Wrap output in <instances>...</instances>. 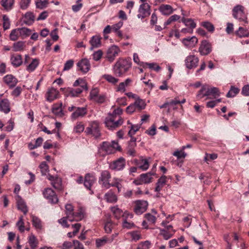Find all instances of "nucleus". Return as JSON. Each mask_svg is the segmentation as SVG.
<instances>
[{
    "instance_id": "f257e3e1",
    "label": "nucleus",
    "mask_w": 249,
    "mask_h": 249,
    "mask_svg": "<svg viewBox=\"0 0 249 249\" xmlns=\"http://www.w3.org/2000/svg\"><path fill=\"white\" fill-rule=\"evenodd\" d=\"M73 88H68L65 90V95L69 97H78L84 90H88L87 83L82 78L77 79L73 84Z\"/></svg>"
},
{
    "instance_id": "f03ea898",
    "label": "nucleus",
    "mask_w": 249,
    "mask_h": 249,
    "mask_svg": "<svg viewBox=\"0 0 249 249\" xmlns=\"http://www.w3.org/2000/svg\"><path fill=\"white\" fill-rule=\"evenodd\" d=\"M131 65L130 59L120 58L113 66V73L117 76L121 77L129 70Z\"/></svg>"
},
{
    "instance_id": "7ed1b4c3",
    "label": "nucleus",
    "mask_w": 249,
    "mask_h": 249,
    "mask_svg": "<svg viewBox=\"0 0 249 249\" xmlns=\"http://www.w3.org/2000/svg\"><path fill=\"white\" fill-rule=\"evenodd\" d=\"M220 94V92L218 88L215 87L209 88L207 86H203L198 92L196 97L199 100L205 96L207 97V99H216Z\"/></svg>"
},
{
    "instance_id": "20e7f679",
    "label": "nucleus",
    "mask_w": 249,
    "mask_h": 249,
    "mask_svg": "<svg viewBox=\"0 0 249 249\" xmlns=\"http://www.w3.org/2000/svg\"><path fill=\"white\" fill-rule=\"evenodd\" d=\"M120 148L117 141H111V143L107 141H104L99 150L100 152L104 151L106 154H110L114 153L116 150H120Z\"/></svg>"
},
{
    "instance_id": "39448f33",
    "label": "nucleus",
    "mask_w": 249,
    "mask_h": 249,
    "mask_svg": "<svg viewBox=\"0 0 249 249\" xmlns=\"http://www.w3.org/2000/svg\"><path fill=\"white\" fill-rule=\"evenodd\" d=\"M124 122L123 119L119 117L117 120L114 118L113 115H108L105 119V124L106 126L110 130L114 129L120 125H121Z\"/></svg>"
},
{
    "instance_id": "423d86ee",
    "label": "nucleus",
    "mask_w": 249,
    "mask_h": 249,
    "mask_svg": "<svg viewBox=\"0 0 249 249\" xmlns=\"http://www.w3.org/2000/svg\"><path fill=\"white\" fill-rule=\"evenodd\" d=\"M85 133L87 135H91L95 139L99 138L101 136L99 123L96 121L91 122L87 127Z\"/></svg>"
},
{
    "instance_id": "0eeeda50",
    "label": "nucleus",
    "mask_w": 249,
    "mask_h": 249,
    "mask_svg": "<svg viewBox=\"0 0 249 249\" xmlns=\"http://www.w3.org/2000/svg\"><path fill=\"white\" fill-rule=\"evenodd\" d=\"M232 15L233 17L238 19L239 21H243L247 23V18L244 12V7L238 5L234 7L232 10Z\"/></svg>"
},
{
    "instance_id": "6e6552de",
    "label": "nucleus",
    "mask_w": 249,
    "mask_h": 249,
    "mask_svg": "<svg viewBox=\"0 0 249 249\" xmlns=\"http://www.w3.org/2000/svg\"><path fill=\"white\" fill-rule=\"evenodd\" d=\"M148 205L147 201L143 200H138L134 202L133 211L137 215H141L145 212Z\"/></svg>"
},
{
    "instance_id": "1a4fd4ad",
    "label": "nucleus",
    "mask_w": 249,
    "mask_h": 249,
    "mask_svg": "<svg viewBox=\"0 0 249 249\" xmlns=\"http://www.w3.org/2000/svg\"><path fill=\"white\" fill-rule=\"evenodd\" d=\"M111 178V174L107 170L102 171L101 173V176L99 178V183L102 187L108 189L110 187L109 179Z\"/></svg>"
},
{
    "instance_id": "9d476101",
    "label": "nucleus",
    "mask_w": 249,
    "mask_h": 249,
    "mask_svg": "<svg viewBox=\"0 0 249 249\" xmlns=\"http://www.w3.org/2000/svg\"><path fill=\"white\" fill-rule=\"evenodd\" d=\"M120 48L116 45L111 46L107 52L106 58L110 62H112L120 53Z\"/></svg>"
},
{
    "instance_id": "9b49d317",
    "label": "nucleus",
    "mask_w": 249,
    "mask_h": 249,
    "mask_svg": "<svg viewBox=\"0 0 249 249\" xmlns=\"http://www.w3.org/2000/svg\"><path fill=\"white\" fill-rule=\"evenodd\" d=\"M125 166V160L124 158L121 157L117 160L111 162L109 164V167L112 170L118 171L122 170Z\"/></svg>"
},
{
    "instance_id": "f8f14e48",
    "label": "nucleus",
    "mask_w": 249,
    "mask_h": 249,
    "mask_svg": "<svg viewBox=\"0 0 249 249\" xmlns=\"http://www.w3.org/2000/svg\"><path fill=\"white\" fill-rule=\"evenodd\" d=\"M150 15V6L147 3H143L140 5L137 17L143 19Z\"/></svg>"
},
{
    "instance_id": "ddd939ff",
    "label": "nucleus",
    "mask_w": 249,
    "mask_h": 249,
    "mask_svg": "<svg viewBox=\"0 0 249 249\" xmlns=\"http://www.w3.org/2000/svg\"><path fill=\"white\" fill-rule=\"evenodd\" d=\"M212 50V47L211 43L206 40H202L198 48V52L202 55H207L209 54Z\"/></svg>"
},
{
    "instance_id": "4468645a",
    "label": "nucleus",
    "mask_w": 249,
    "mask_h": 249,
    "mask_svg": "<svg viewBox=\"0 0 249 249\" xmlns=\"http://www.w3.org/2000/svg\"><path fill=\"white\" fill-rule=\"evenodd\" d=\"M44 196L52 204L57 203L58 199L55 193L51 188H46L43 192Z\"/></svg>"
},
{
    "instance_id": "2eb2a0df",
    "label": "nucleus",
    "mask_w": 249,
    "mask_h": 249,
    "mask_svg": "<svg viewBox=\"0 0 249 249\" xmlns=\"http://www.w3.org/2000/svg\"><path fill=\"white\" fill-rule=\"evenodd\" d=\"M153 175L154 173L152 174L151 172L142 174L137 179L134 181V182L137 185H141L143 183H149L153 181V178L152 176Z\"/></svg>"
},
{
    "instance_id": "dca6fc26",
    "label": "nucleus",
    "mask_w": 249,
    "mask_h": 249,
    "mask_svg": "<svg viewBox=\"0 0 249 249\" xmlns=\"http://www.w3.org/2000/svg\"><path fill=\"white\" fill-rule=\"evenodd\" d=\"M78 70L84 73L88 72L90 69V63L87 58L81 59L77 63Z\"/></svg>"
},
{
    "instance_id": "f3484780",
    "label": "nucleus",
    "mask_w": 249,
    "mask_h": 249,
    "mask_svg": "<svg viewBox=\"0 0 249 249\" xmlns=\"http://www.w3.org/2000/svg\"><path fill=\"white\" fill-rule=\"evenodd\" d=\"M3 95L0 94V111L7 114L11 111L10 103L6 98L1 99Z\"/></svg>"
},
{
    "instance_id": "a211bd4d",
    "label": "nucleus",
    "mask_w": 249,
    "mask_h": 249,
    "mask_svg": "<svg viewBox=\"0 0 249 249\" xmlns=\"http://www.w3.org/2000/svg\"><path fill=\"white\" fill-rule=\"evenodd\" d=\"M134 163L139 169L142 171L146 170L149 166V162L148 159H143L142 157L139 159H135L134 160Z\"/></svg>"
},
{
    "instance_id": "6ab92c4d",
    "label": "nucleus",
    "mask_w": 249,
    "mask_h": 249,
    "mask_svg": "<svg viewBox=\"0 0 249 249\" xmlns=\"http://www.w3.org/2000/svg\"><path fill=\"white\" fill-rule=\"evenodd\" d=\"M63 103L58 102L54 104L52 107V111L53 113L57 117H62L64 115V113L62 108Z\"/></svg>"
},
{
    "instance_id": "aec40b11",
    "label": "nucleus",
    "mask_w": 249,
    "mask_h": 249,
    "mask_svg": "<svg viewBox=\"0 0 249 249\" xmlns=\"http://www.w3.org/2000/svg\"><path fill=\"white\" fill-rule=\"evenodd\" d=\"M111 211L113 213L115 217L117 219H120L121 217H123V219L127 215L129 216L130 218L133 217V214L132 213H128L127 212L123 213V211L118 207H114L112 208Z\"/></svg>"
},
{
    "instance_id": "412c9836",
    "label": "nucleus",
    "mask_w": 249,
    "mask_h": 249,
    "mask_svg": "<svg viewBox=\"0 0 249 249\" xmlns=\"http://www.w3.org/2000/svg\"><path fill=\"white\" fill-rule=\"evenodd\" d=\"M198 63V58L194 55L188 56L185 59V65L188 69L196 68Z\"/></svg>"
},
{
    "instance_id": "4be33fe9",
    "label": "nucleus",
    "mask_w": 249,
    "mask_h": 249,
    "mask_svg": "<svg viewBox=\"0 0 249 249\" xmlns=\"http://www.w3.org/2000/svg\"><path fill=\"white\" fill-rule=\"evenodd\" d=\"M59 91L53 88H50L46 94V100L49 102L56 99L58 98Z\"/></svg>"
},
{
    "instance_id": "5701e85b",
    "label": "nucleus",
    "mask_w": 249,
    "mask_h": 249,
    "mask_svg": "<svg viewBox=\"0 0 249 249\" xmlns=\"http://www.w3.org/2000/svg\"><path fill=\"white\" fill-rule=\"evenodd\" d=\"M182 42L187 47H194L198 42V39L195 36L184 38Z\"/></svg>"
},
{
    "instance_id": "b1692460",
    "label": "nucleus",
    "mask_w": 249,
    "mask_h": 249,
    "mask_svg": "<svg viewBox=\"0 0 249 249\" xmlns=\"http://www.w3.org/2000/svg\"><path fill=\"white\" fill-rule=\"evenodd\" d=\"M3 81L10 88L14 87L18 82V79L12 74L5 76Z\"/></svg>"
},
{
    "instance_id": "393cba45",
    "label": "nucleus",
    "mask_w": 249,
    "mask_h": 249,
    "mask_svg": "<svg viewBox=\"0 0 249 249\" xmlns=\"http://www.w3.org/2000/svg\"><path fill=\"white\" fill-rule=\"evenodd\" d=\"M95 181V177L90 174H87L85 177L84 181V186L86 188L90 190L91 186L94 184Z\"/></svg>"
},
{
    "instance_id": "a878e982",
    "label": "nucleus",
    "mask_w": 249,
    "mask_h": 249,
    "mask_svg": "<svg viewBox=\"0 0 249 249\" xmlns=\"http://www.w3.org/2000/svg\"><path fill=\"white\" fill-rule=\"evenodd\" d=\"M71 219L70 221H80L83 219L85 216V213L84 210L80 208L77 211L73 212L71 214Z\"/></svg>"
},
{
    "instance_id": "bb28decb",
    "label": "nucleus",
    "mask_w": 249,
    "mask_h": 249,
    "mask_svg": "<svg viewBox=\"0 0 249 249\" xmlns=\"http://www.w3.org/2000/svg\"><path fill=\"white\" fill-rule=\"evenodd\" d=\"M87 114V109L85 107H76V109L72 113L71 118L75 120L79 117H82Z\"/></svg>"
},
{
    "instance_id": "cd10ccee",
    "label": "nucleus",
    "mask_w": 249,
    "mask_h": 249,
    "mask_svg": "<svg viewBox=\"0 0 249 249\" xmlns=\"http://www.w3.org/2000/svg\"><path fill=\"white\" fill-rule=\"evenodd\" d=\"M10 61L12 65L15 67L20 66L23 63L22 56L20 54H11Z\"/></svg>"
},
{
    "instance_id": "c85d7f7f",
    "label": "nucleus",
    "mask_w": 249,
    "mask_h": 249,
    "mask_svg": "<svg viewBox=\"0 0 249 249\" xmlns=\"http://www.w3.org/2000/svg\"><path fill=\"white\" fill-rule=\"evenodd\" d=\"M101 37L100 36H93L89 40V43L91 45L90 50H92L94 48L99 47L101 45Z\"/></svg>"
},
{
    "instance_id": "c756f323",
    "label": "nucleus",
    "mask_w": 249,
    "mask_h": 249,
    "mask_svg": "<svg viewBox=\"0 0 249 249\" xmlns=\"http://www.w3.org/2000/svg\"><path fill=\"white\" fill-rule=\"evenodd\" d=\"M136 146V141H129L126 148V153L129 156L134 157L136 155L135 147Z\"/></svg>"
},
{
    "instance_id": "7c9ffc66",
    "label": "nucleus",
    "mask_w": 249,
    "mask_h": 249,
    "mask_svg": "<svg viewBox=\"0 0 249 249\" xmlns=\"http://www.w3.org/2000/svg\"><path fill=\"white\" fill-rule=\"evenodd\" d=\"M110 240L111 239L108 240V236H104L96 240V246L98 249L100 248L107 244H110Z\"/></svg>"
},
{
    "instance_id": "2f4dec72",
    "label": "nucleus",
    "mask_w": 249,
    "mask_h": 249,
    "mask_svg": "<svg viewBox=\"0 0 249 249\" xmlns=\"http://www.w3.org/2000/svg\"><path fill=\"white\" fill-rule=\"evenodd\" d=\"M131 82L132 80L131 79L127 78L124 82L120 83L118 85L116 91L123 92H124L125 91L126 87H128Z\"/></svg>"
},
{
    "instance_id": "473e14b6",
    "label": "nucleus",
    "mask_w": 249,
    "mask_h": 249,
    "mask_svg": "<svg viewBox=\"0 0 249 249\" xmlns=\"http://www.w3.org/2000/svg\"><path fill=\"white\" fill-rule=\"evenodd\" d=\"M160 11L164 15H169L173 12V8L168 4H162L159 8Z\"/></svg>"
},
{
    "instance_id": "72a5a7b5",
    "label": "nucleus",
    "mask_w": 249,
    "mask_h": 249,
    "mask_svg": "<svg viewBox=\"0 0 249 249\" xmlns=\"http://www.w3.org/2000/svg\"><path fill=\"white\" fill-rule=\"evenodd\" d=\"M26 47L25 43L24 41H18L15 42L13 45V51L14 52L23 51Z\"/></svg>"
},
{
    "instance_id": "f704fd0d",
    "label": "nucleus",
    "mask_w": 249,
    "mask_h": 249,
    "mask_svg": "<svg viewBox=\"0 0 249 249\" xmlns=\"http://www.w3.org/2000/svg\"><path fill=\"white\" fill-rule=\"evenodd\" d=\"M39 63L37 58L33 59L31 62L27 66L26 70L29 72H33L37 67Z\"/></svg>"
},
{
    "instance_id": "c9c22d12",
    "label": "nucleus",
    "mask_w": 249,
    "mask_h": 249,
    "mask_svg": "<svg viewBox=\"0 0 249 249\" xmlns=\"http://www.w3.org/2000/svg\"><path fill=\"white\" fill-rule=\"evenodd\" d=\"M133 104L139 111L144 109L146 106L145 101L141 99L139 96L135 100Z\"/></svg>"
},
{
    "instance_id": "e433bc0d",
    "label": "nucleus",
    "mask_w": 249,
    "mask_h": 249,
    "mask_svg": "<svg viewBox=\"0 0 249 249\" xmlns=\"http://www.w3.org/2000/svg\"><path fill=\"white\" fill-rule=\"evenodd\" d=\"M35 20V16L33 13L27 12L24 16V22L27 25H31Z\"/></svg>"
},
{
    "instance_id": "4c0bfd02",
    "label": "nucleus",
    "mask_w": 249,
    "mask_h": 249,
    "mask_svg": "<svg viewBox=\"0 0 249 249\" xmlns=\"http://www.w3.org/2000/svg\"><path fill=\"white\" fill-rule=\"evenodd\" d=\"M28 242L31 249H36L37 248L38 241L34 235L31 234L29 236Z\"/></svg>"
},
{
    "instance_id": "58836bf2",
    "label": "nucleus",
    "mask_w": 249,
    "mask_h": 249,
    "mask_svg": "<svg viewBox=\"0 0 249 249\" xmlns=\"http://www.w3.org/2000/svg\"><path fill=\"white\" fill-rule=\"evenodd\" d=\"M181 21L185 25V26L189 27L190 29L193 30V29L196 27V23L194 19L192 18H186L183 17L181 19Z\"/></svg>"
},
{
    "instance_id": "ea45409f",
    "label": "nucleus",
    "mask_w": 249,
    "mask_h": 249,
    "mask_svg": "<svg viewBox=\"0 0 249 249\" xmlns=\"http://www.w3.org/2000/svg\"><path fill=\"white\" fill-rule=\"evenodd\" d=\"M31 217L32 224L34 227H35L36 230H41L42 227L41 220L38 217L33 215L31 216Z\"/></svg>"
},
{
    "instance_id": "a19ab883",
    "label": "nucleus",
    "mask_w": 249,
    "mask_h": 249,
    "mask_svg": "<svg viewBox=\"0 0 249 249\" xmlns=\"http://www.w3.org/2000/svg\"><path fill=\"white\" fill-rule=\"evenodd\" d=\"M105 199L109 203H113L117 201L116 196L111 191H109L105 195Z\"/></svg>"
},
{
    "instance_id": "79ce46f5",
    "label": "nucleus",
    "mask_w": 249,
    "mask_h": 249,
    "mask_svg": "<svg viewBox=\"0 0 249 249\" xmlns=\"http://www.w3.org/2000/svg\"><path fill=\"white\" fill-rule=\"evenodd\" d=\"M1 4L4 8L7 10H10L13 8L15 0H1Z\"/></svg>"
},
{
    "instance_id": "37998d69",
    "label": "nucleus",
    "mask_w": 249,
    "mask_h": 249,
    "mask_svg": "<svg viewBox=\"0 0 249 249\" xmlns=\"http://www.w3.org/2000/svg\"><path fill=\"white\" fill-rule=\"evenodd\" d=\"M175 231L174 230H172V231H167L165 229H160V235H162L164 239L168 240L172 237Z\"/></svg>"
},
{
    "instance_id": "c03bdc74",
    "label": "nucleus",
    "mask_w": 249,
    "mask_h": 249,
    "mask_svg": "<svg viewBox=\"0 0 249 249\" xmlns=\"http://www.w3.org/2000/svg\"><path fill=\"white\" fill-rule=\"evenodd\" d=\"M19 32V28L12 30L9 35L10 39L12 41H16L18 40V38L20 37Z\"/></svg>"
},
{
    "instance_id": "a18cd8bd",
    "label": "nucleus",
    "mask_w": 249,
    "mask_h": 249,
    "mask_svg": "<svg viewBox=\"0 0 249 249\" xmlns=\"http://www.w3.org/2000/svg\"><path fill=\"white\" fill-rule=\"evenodd\" d=\"M128 217H129V216L127 215L123 219L122 227L124 229H130L135 227L134 223L127 220Z\"/></svg>"
},
{
    "instance_id": "49530a36",
    "label": "nucleus",
    "mask_w": 249,
    "mask_h": 249,
    "mask_svg": "<svg viewBox=\"0 0 249 249\" xmlns=\"http://www.w3.org/2000/svg\"><path fill=\"white\" fill-rule=\"evenodd\" d=\"M235 34L240 37H248L249 36V31L248 30L241 27L236 31Z\"/></svg>"
},
{
    "instance_id": "de8ad7c7",
    "label": "nucleus",
    "mask_w": 249,
    "mask_h": 249,
    "mask_svg": "<svg viewBox=\"0 0 249 249\" xmlns=\"http://www.w3.org/2000/svg\"><path fill=\"white\" fill-rule=\"evenodd\" d=\"M19 29L20 31L19 34H20V37L22 39L29 36L32 34L31 30L27 28L22 27L19 28Z\"/></svg>"
},
{
    "instance_id": "09e8293b",
    "label": "nucleus",
    "mask_w": 249,
    "mask_h": 249,
    "mask_svg": "<svg viewBox=\"0 0 249 249\" xmlns=\"http://www.w3.org/2000/svg\"><path fill=\"white\" fill-rule=\"evenodd\" d=\"M185 148L186 146H182L180 150L175 151L173 155L176 157L178 160L184 159L186 156V154L184 151Z\"/></svg>"
},
{
    "instance_id": "8fccbe9b",
    "label": "nucleus",
    "mask_w": 249,
    "mask_h": 249,
    "mask_svg": "<svg viewBox=\"0 0 249 249\" xmlns=\"http://www.w3.org/2000/svg\"><path fill=\"white\" fill-rule=\"evenodd\" d=\"M114 226V223H113L111 220L109 219H107V221L105 223L104 226L105 232L107 233H110Z\"/></svg>"
},
{
    "instance_id": "3c124183",
    "label": "nucleus",
    "mask_w": 249,
    "mask_h": 249,
    "mask_svg": "<svg viewBox=\"0 0 249 249\" xmlns=\"http://www.w3.org/2000/svg\"><path fill=\"white\" fill-rule=\"evenodd\" d=\"M17 205L18 209L20 210L24 214H26L28 212V209L25 202L22 199L20 198L18 200Z\"/></svg>"
},
{
    "instance_id": "603ef678",
    "label": "nucleus",
    "mask_w": 249,
    "mask_h": 249,
    "mask_svg": "<svg viewBox=\"0 0 249 249\" xmlns=\"http://www.w3.org/2000/svg\"><path fill=\"white\" fill-rule=\"evenodd\" d=\"M49 4L48 0H36V7L38 9H43L46 8Z\"/></svg>"
},
{
    "instance_id": "864d4df0",
    "label": "nucleus",
    "mask_w": 249,
    "mask_h": 249,
    "mask_svg": "<svg viewBox=\"0 0 249 249\" xmlns=\"http://www.w3.org/2000/svg\"><path fill=\"white\" fill-rule=\"evenodd\" d=\"M102 77L108 82L112 84H116L119 81V79L118 78H115L110 74H104Z\"/></svg>"
},
{
    "instance_id": "5fc2aeb1",
    "label": "nucleus",
    "mask_w": 249,
    "mask_h": 249,
    "mask_svg": "<svg viewBox=\"0 0 249 249\" xmlns=\"http://www.w3.org/2000/svg\"><path fill=\"white\" fill-rule=\"evenodd\" d=\"M51 183L55 189L58 190H61L62 189V181L60 178L55 177V179L53 182H52Z\"/></svg>"
},
{
    "instance_id": "6e6d98bb",
    "label": "nucleus",
    "mask_w": 249,
    "mask_h": 249,
    "mask_svg": "<svg viewBox=\"0 0 249 249\" xmlns=\"http://www.w3.org/2000/svg\"><path fill=\"white\" fill-rule=\"evenodd\" d=\"M66 214L69 220H71L72 214L73 211L72 206L70 204H67L65 205Z\"/></svg>"
},
{
    "instance_id": "4d7b16f0",
    "label": "nucleus",
    "mask_w": 249,
    "mask_h": 249,
    "mask_svg": "<svg viewBox=\"0 0 249 249\" xmlns=\"http://www.w3.org/2000/svg\"><path fill=\"white\" fill-rule=\"evenodd\" d=\"M239 92V89L233 86H231L230 90L227 93L226 96L228 98L234 97Z\"/></svg>"
},
{
    "instance_id": "13d9d810",
    "label": "nucleus",
    "mask_w": 249,
    "mask_h": 249,
    "mask_svg": "<svg viewBox=\"0 0 249 249\" xmlns=\"http://www.w3.org/2000/svg\"><path fill=\"white\" fill-rule=\"evenodd\" d=\"M31 2V0H20L19 2V7L22 10H26L29 7Z\"/></svg>"
},
{
    "instance_id": "bf43d9fd",
    "label": "nucleus",
    "mask_w": 249,
    "mask_h": 249,
    "mask_svg": "<svg viewBox=\"0 0 249 249\" xmlns=\"http://www.w3.org/2000/svg\"><path fill=\"white\" fill-rule=\"evenodd\" d=\"M151 247V244L149 241H145L140 243L137 247V249H149Z\"/></svg>"
},
{
    "instance_id": "052dcab7",
    "label": "nucleus",
    "mask_w": 249,
    "mask_h": 249,
    "mask_svg": "<svg viewBox=\"0 0 249 249\" xmlns=\"http://www.w3.org/2000/svg\"><path fill=\"white\" fill-rule=\"evenodd\" d=\"M217 158V155L215 153H206L204 157V160L206 162L208 163L209 161H211L213 160H215Z\"/></svg>"
},
{
    "instance_id": "680f3d73",
    "label": "nucleus",
    "mask_w": 249,
    "mask_h": 249,
    "mask_svg": "<svg viewBox=\"0 0 249 249\" xmlns=\"http://www.w3.org/2000/svg\"><path fill=\"white\" fill-rule=\"evenodd\" d=\"M39 168L43 175H46L47 172L49 171V166L45 161H42L40 163Z\"/></svg>"
},
{
    "instance_id": "e2e57ef3",
    "label": "nucleus",
    "mask_w": 249,
    "mask_h": 249,
    "mask_svg": "<svg viewBox=\"0 0 249 249\" xmlns=\"http://www.w3.org/2000/svg\"><path fill=\"white\" fill-rule=\"evenodd\" d=\"M132 239L134 241H137L141 239V234L139 231H133L129 232Z\"/></svg>"
},
{
    "instance_id": "0e129e2a",
    "label": "nucleus",
    "mask_w": 249,
    "mask_h": 249,
    "mask_svg": "<svg viewBox=\"0 0 249 249\" xmlns=\"http://www.w3.org/2000/svg\"><path fill=\"white\" fill-rule=\"evenodd\" d=\"M141 127V125H131V129L128 132V135L132 138L137 131H138Z\"/></svg>"
},
{
    "instance_id": "69168bd1",
    "label": "nucleus",
    "mask_w": 249,
    "mask_h": 249,
    "mask_svg": "<svg viewBox=\"0 0 249 249\" xmlns=\"http://www.w3.org/2000/svg\"><path fill=\"white\" fill-rule=\"evenodd\" d=\"M201 25L205 28L209 32H213L214 31V27L213 25L210 22H203L201 23Z\"/></svg>"
},
{
    "instance_id": "338daca9",
    "label": "nucleus",
    "mask_w": 249,
    "mask_h": 249,
    "mask_svg": "<svg viewBox=\"0 0 249 249\" xmlns=\"http://www.w3.org/2000/svg\"><path fill=\"white\" fill-rule=\"evenodd\" d=\"M178 104H179V101L177 99L175 98V99L171 101L168 102V109H177L176 105Z\"/></svg>"
},
{
    "instance_id": "774afa93",
    "label": "nucleus",
    "mask_w": 249,
    "mask_h": 249,
    "mask_svg": "<svg viewBox=\"0 0 249 249\" xmlns=\"http://www.w3.org/2000/svg\"><path fill=\"white\" fill-rule=\"evenodd\" d=\"M15 123L12 119H10L7 123L6 126L4 127L5 130L8 132L11 131L14 127Z\"/></svg>"
}]
</instances>
